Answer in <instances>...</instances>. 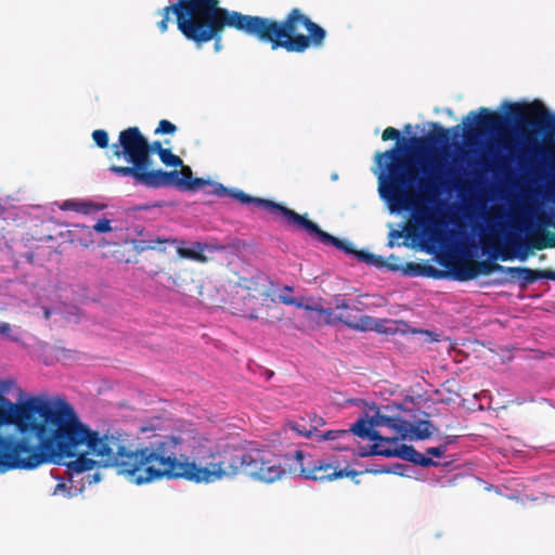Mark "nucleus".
Instances as JSON below:
<instances>
[{"label":"nucleus","mask_w":555,"mask_h":555,"mask_svg":"<svg viewBox=\"0 0 555 555\" xmlns=\"http://www.w3.org/2000/svg\"><path fill=\"white\" fill-rule=\"evenodd\" d=\"M360 305H362L360 301L352 302L340 296L335 297L334 308L338 311L337 319L339 323L361 332L376 331L385 334L397 332V322L376 320L370 315L361 314L362 308Z\"/></svg>","instance_id":"6e6552de"},{"label":"nucleus","mask_w":555,"mask_h":555,"mask_svg":"<svg viewBox=\"0 0 555 555\" xmlns=\"http://www.w3.org/2000/svg\"><path fill=\"white\" fill-rule=\"evenodd\" d=\"M539 221H540L541 224H543L545 227L555 225V223H553L551 221V218L547 215H545V214H542V215L539 216Z\"/></svg>","instance_id":"a18cd8bd"},{"label":"nucleus","mask_w":555,"mask_h":555,"mask_svg":"<svg viewBox=\"0 0 555 555\" xmlns=\"http://www.w3.org/2000/svg\"><path fill=\"white\" fill-rule=\"evenodd\" d=\"M207 247L206 244L195 243L193 247H179L178 255L185 259H191L197 262H206L207 257L203 255V251Z\"/></svg>","instance_id":"b1692460"},{"label":"nucleus","mask_w":555,"mask_h":555,"mask_svg":"<svg viewBox=\"0 0 555 555\" xmlns=\"http://www.w3.org/2000/svg\"><path fill=\"white\" fill-rule=\"evenodd\" d=\"M11 331V326L9 323H1L0 324V333L7 334Z\"/></svg>","instance_id":"09e8293b"},{"label":"nucleus","mask_w":555,"mask_h":555,"mask_svg":"<svg viewBox=\"0 0 555 555\" xmlns=\"http://www.w3.org/2000/svg\"><path fill=\"white\" fill-rule=\"evenodd\" d=\"M447 452V443H442L438 447L428 448L426 450V454H424L426 457H429L428 455L435 456V457H441Z\"/></svg>","instance_id":"4c0bfd02"},{"label":"nucleus","mask_w":555,"mask_h":555,"mask_svg":"<svg viewBox=\"0 0 555 555\" xmlns=\"http://www.w3.org/2000/svg\"><path fill=\"white\" fill-rule=\"evenodd\" d=\"M506 274L509 275V282H519L520 288L534 283L540 279L555 281V271L553 270H533L526 267H508Z\"/></svg>","instance_id":"dca6fc26"},{"label":"nucleus","mask_w":555,"mask_h":555,"mask_svg":"<svg viewBox=\"0 0 555 555\" xmlns=\"http://www.w3.org/2000/svg\"><path fill=\"white\" fill-rule=\"evenodd\" d=\"M504 166H505V160L504 159H500V160H498L495 163L494 168H498V169L502 170L504 168Z\"/></svg>","instance_id":"8fccbe9b"},{"label":"nucleus","mask_w":555,"mask_h":555,"mask_svg":"<svg viewBox=\"0 0 555 555\" xmlns=\"http://www.w3.org/2000/svg\"><path fill=\"white\" fill-rule=\"evenodd\" d=\"M180 167V171H164L163 169H155L154 173H158L159 176L150 180L146 189H159L175 185L181 190H186L188 184L193 179V172L189 166L182 164Z\"/></svg>","instance_id":"4468645a"},{"label":"nucleus","mask_w":555,"mask_h":555,"mask_svg":"<svg viewBox=\"0 0 555 555\" xmlns=\"http://www.w3.org/2000/svg\"><path fill=\"white\" fill-rule=\"evenodd\" d=\"M170 240L163 238V237H156L155 240H134L133 241V248L138 253H143L149 249H155L157 245L168 243Z\"/></svg>","instance_id":"393cba45"},{"label":"nucleus","mask_w":555,"mask_h":555,"mask_svg":"<svg viewBox=\"0 0 555 555\" xmlns=\"http://www.w3.org/2000/svg\"><path fill=\"white\" fill-rule=\"evenodd\" d=\"M341 250L345 251L348 255H353V256H356V253H357V249H354L352 244L350 242H348V241H346V243H345V245H344Z\"/></svg>","instance_id":"c03bdc74"},{"label":"nucleus","mask_w":555,"mask_h":555,"mask_svg":"<svg viewBox=\"0 0 555 555\" xmlns=\"http://www.w3.org/2000/svg\"><path fill=\"white\" fill-rule=\"evenodd\" d=\"M415 221L417 224L424 228L425 231H430V224L433 219L428 216L427 210H420L415 215Z\"/></svg>","instance_id":"72a5a7b5"},{"label":"nucleus","mask_w":555,"mask_h":555,"mask_svg":"<svg viewBox=\"0 0 555 555\" xmlns=\"http://www.w3.org/2000/svg\"><path fill=\"white\" fill-rule=\"evenodd\" d=\"M220 0H178L165 7L157 23L160 33L168 29L170 15L176 16L179 31L196 47L214 41L216 51L222 47L225 28L235 29L245 36L269 43L272 50L304 53L310 47L321 48L326 31L310 20L300 9H292L282 21L243 14L220 5Z\"/></svg>","instance_id":"f03ea898"},{"label":"nucleus","mask_w":555,"mask_h":555,"mask_svg":"<svg viewBox=\"0 0 555 555\" xmlns=\"http://www.w3.org/2000/svg\"><path fill=\"white\" fill-rule=\"evenodd\" d=\"M388 270L401 271L403 273V275H406V276L426 275V276H433V278L439 279V278H442L446 275L444 272L439 271L431 266L420 264L417 262H408L404 266L389 264Z\"/></svg>","instance_id":"a211bd4d"},{"label":"nucleus","mask_w":555,"mask_h":555,"mask_svg":"<svg viewBox=\"0 0 555 555\" xmlns=\"http://www.w3.org/2000/svg\"><path fill=\"white\" fill-rule=\"evenodd\" d=\"M288 227H292L296 230H304L310 236L315 237L319 242L323 243L324 245H333L339 250L343 249V247L346 243V240H340L338 237L331 235L330 233L320 229V227L317 223L307 219L306 216H301V215L297 214L296 211H295Z\"/></svg>","instance_id":"2eb2a0df"},{"label":"nucleus","mask_w":555,"mask_h":555,"mask_svg":"<svg viewBox=\"0 0 555 555\" xmlns=\"http://www.w3.org/2000/svg\"><path fill=\"white\" fill-rule=\"evenodd\" d=\"M91 229L99 233L109 232L112 230L111 221L106 218L100 219Z\"/></svg>","instance_id":"58836bf2"},{"label":"nucleus","mask_w":555,"mask_h":555,"mask_svg":"<svg viewBox=\"0 0 555 555\" xmlns=\"http://www.w3.org/2000/svg\"><path fill=\"white\" fill-rule=\"evenodd\" d=\"M375 426H386L396 431L395 437L405 439L411 430V423L402 420L401 417H393L388 415H377L375 418Z\"/></svg>","instance_id":"6ab92c4d"},{"label":"nucleus","mask_w":555,"mask_h":555,"mask_svg":"<svg viewBox=\"0 0 555 555\" xmlns=\"http://www.w3.org/2000/svg\"><path fill=\"white\" fill-rule=\"evenodd\" d=\"M165 149L163 147L162 145V142L160 141H154L152 143H150L147 141V151H149V168H153L152 167V164H153V160H152V154L153 153H156L157 155H159V151H164Z\"/></svg>","instance_id":"e433bc0d"},{"label":"nucleus","mask_w":555,"mask_h":555,"mask_svg":"<svg viewBox=\"0 0 555 555\" xmlns=\"http://www.w3.org/2000/svg\"><path fill=\"white\" fill-rule=\"evenodd\" d=\"M248 318H249V319H251V320H257V319H259L260 317H259V314H258L256 311L251 310V311L248 313Z\"/></svg>","instance_id":"3c124183"},{"label":"nucleus","mask_w":555,"mask_h":555,"mask_svg":"<svg viewBox=\"0 0 555 555\" xmlns=\"http://www.w3.org/2000/svg\"><path fill=\"white\" fill-rule=\"evenodd\" d=\"M359 261L364 262L366 264H370L374 260V254L364 251V250H357L354 256Z\"/></svg>","instance_id":"a19ab883"},{"label":"nucleus","mask_w":555,"mask_h":555,"mask_svg":"<svg viewBox=\"0 0 555 555\" xmlns=\"http://www.w3.org/2000/svg\"><path fill=\"white\" fill-rule=\"evenodd\" d=\"M452 185L453 186H457L459 189L463 188V184H462L461 180H459V179H453L452 180Z\"/></svg>","instance_id":"603ef678"},{"label":"nucleus","mask_w":555,"mask_h":555,"mask_svg":"<svg viewBox=\"0 0 555 555\" xmlns=\"http://www.w3.org/2000/svg\"><path fill=\"white\" fill-rule=\"evenodd\" d=\"M180 439L173 436L143 447L139 453L127 455L131 464H125L137 482H152L167 479L183 478L194 482H215L224 477H234L238 473L246 475L247 451L235 449L220 451L208 439L201 438L193 447V461L181 462L177 459L176 448Z\"/></svg>","instance_id":"20e7f679"},{"label":"nucleus","mask_w":555,"mask_h":555,"mask_svg":"<svg viewBox=\"0 0 555 555\" xmlns=\"http://www.w3.org/2000/svg\"><path fill=\"white\" fill-rule=\"evenodd\" d=\"M177 131L176 125L167 119H162L155 129V134H172Z\"/></svg>","instance_id":"473e14b6"},{"label":"nucleus","mask_w":555,"mask_h":555,"mask_svg":"<svg viewBox=\"0 0 555 555\" xmlns=\"http://www.w3.org/2000/svg\"><path fill=\"white\" fill-rule=\"evenodd\" d=\"M93 478H94V481H99V479H100L99 474H94Z\"/></svg>","instance_id":"13d9d810"},{"label":"nucleus","mask_w":555,"mask_h":555,"mask_svg":"<svg viewBox=\"0 0 555 555\" xmlns=\"http://www.w3.org/2000/svg\"><path fill=\"white\" fill-rule=\"evenodd\" d=\"M43 317L46 320H49L51 317V310L49 308L43 309Z\"/></svg>","instance_id":"864d4df0"},{"label":"nucleus","mask_w":555,"mask_h":555,"mask_svg":"<svg viewBox=\"0 0 555 555\" xmlns=\"http://www.w3.org/2000/svg\"><path fill=\"white\" fill-rule=\"evenodd\" d=\"M399 437H383L379 434V438L372 440L374 443L371 447L370 454L385 457H399L422 467L439 465L438 462H435L431 457H426L413 446L399 444Z\"/></svg>","instance_id":"1a4fd4ad"},{"label":"nucleus","mask_w":555,"mask_h":555,"mask_svg":"<svg viewBox=\"0 0 555 555\" xmlns=\"http://www.w3.org/2000/svg\"><path fill=\"white\" fill-rule=\"evenodd\" d=\"M101 441L63 397L0 404V473L60 463L83 442L102 454L106 449Z\"/></svg>","instance_id":"f257e3e1"},{"label":"nucleus","mask_w":555,"mask_h":555,"mask_svg":"<svg viewBox=\"0 0 555 555\" xmlns=\"http://www.w3.org/2000/svg\"><path fill=\"white\" fill-rule=\"evenodd\" d=\"M507 116L480 107L463 119L464 138L470 143L485 134H501L509 118L516 124L518 147L513 153L518 168L533 180L552 172L555 181V114L541 102L505 103ZM543 196L555 202V182L548 183Z\"/></svg>","instance_id":"7ed1b4c3"},{"label":"nucleus","mask_w":555,"mask_h":555,"mask_svg":"<svg viewBox=\"0 0 555 555\" xmlns=\"http://www.w3.org/2000/svg\"><path fill=\"white\" fill-rule=\"evenodd\" d=\"M206 193L218 197L229 196L246 205L254 204L257 207L267 210L269 214L274 216L275 219L282 220L286 225L289 224L295 214V210L280 203L267 198L254 197L242 190H230L221 183L211 184V190H207Z\"/></svg>","instance_id":"9d476101"},{"label":"nucleus","mask_w":555,"mask_h":555,"mask_svg":"<svg viewBox=\"0 0 555 555\" xmlns=\"http://www.w3.org/2000/svg\"><path fill=\"white\" fill-rule=\"evenodd\" d=\"M289 427L292 430L297 433L299 436L302 437H311V429L309 428V421L307 415L305 417H301L298 421H294L289 423Z\"/></svg>","instance_id":"bb28decb"},{"label":"nucleus","mask_w":555,"mask_h":555,"mask_svg":"<svg viewBox=\"0 0 555 555\" xmlns=\"http://www.w3.org/2000/svg\"><path fill=\"white\" fill-rule=\"evenodd\" d=\"M285 291H287V292H293V288H292V287L286 286V287H285Z\"/></svg>","instance_id":"052dcab7"},{"label":"nucleus","mask_w":555,"mask_h":555,"mask_svg":"<svg viewBox=\"0 0 555 555\" xmlns=\"http://www.w3.org/2000/svg\"><path fill=\"white\" fill-rule=\"evenodd\" d=\"M504 146H505L506 149H508L509 151H512V150H511V147H509V145H508L507 143H504Z\"/></svg>","instance_id":"680f3d73"},{"label":"nucleus","mask_w":555,"mask_h":555,"mask_svg":"<svg viewBox=\"0 0 555 555\" xmlns=\"http://www.w3.org/2000/svg\"><path fill=\"white\" fill-rule=\"evenodd\" d=\"M420 333L425 334L430 337V341H438V335L434 332L427 331V330H420Z\"/></svg>","instance_id":"49530a36"},{"label":"nucleus","mask_w":555,"mask_h":555,"mask_svg":"<svg viewBox=\"0 0 555 555\" xmlns=\"http://www.w3.org/2000/svg\"><path fill=\"white\" fill-rule=\"evenodd\" d=\"M299 472L302 477L313 481H332L343 477H354L358 475L356 470H347L339 468L338 464L327 462L324 460H310L305 461V453L301 450H296L294 453Z\"/></svg>","instance_id":"9b49d317"},{"label":"nucleus","mask_w":555,"mask_h":555,"mask_svg":"<svg viewBox=\"0 0 555 555\" xmlns=\"http://www.w3.org/2000/svg\"><path fill=\"white\" fill-rule=\"evenodd\" d=\"M92 207L93 205L90 203H77L73 201H66L62 206L63 209H72L83 214L90 212Z\"/></svg>","instance_id":"c756f323"},{"label":"nucleus","mask_w":555,"mask_h":555,"mask_svg":"<svg viewBox=\"0 0 555 555\" xmlns=\"http://www.w3.org/2000/svg\"><path fill=\"white\" fill-rule=\"evenodd\" d=\"M112 154L117 159H125L129 165H111L108 170L117 177L130 178L133 185L146 188L150 180L159 175L149 168L147 139L138 127H129L119 132L118 140L111 145Z\"/></svg>","instance_id":"0eeeda50"},{"label":"nucleus","mask_w":555,"mask_h":555,"mask_svg":"<svg viewBox=\"0 0 555 555\" xmlns=\"http://www.w3.org/2000/svg\"><path fill=\"white\" fill-rule=\"evenodd\" d=\"M383 141L397 140L396 145L384 152L376 153L375 162L378 167L386 168L387 173L379 175L380 196L399 207H406L411 203L414 188L417 184L421 194L428 201L439 194L447 185L439 176H429L418 179V170L409 158L403 157L399 146L400 131L393 127H387L382 133Z\"/></svg>","instance_id":"39448f33"},{"label":"nucleus","mask_w":555,"mask_h":555,"mask_svg":"<svg viewBox=\"0 0 555 555\" xmlns=\"http://www.w3.org/2000/svg\"><path fill=\"white\" fill-rule=\"evenodd\" d=\"M158 156L162 163L168 167L178 168L179 166H182V159L178 155H175L169 149L159 151Z\"/></svg>","instance_id":"cd10ccee"},{"label":"nucleus","mask_w":555,"mask_h":555,"mask_svg":"<svg viewBox=\"0 0 555 555\" xmlns=\"http://www.w3.org/2000/svg\"><path fill=\"white\" fill-rule=\"evenodd\" d=\"M546 238H533L531 246L538 250L555 247V233L546 232Z\"/></svg>","instance_id":"c85d7f7f"},{"label":"nucleus","mask_w":555,"mask_h":555,"mask_svg":"<svg viewBox=\"0 0 555 555\" xmlns=\"http://www.w3.org/2000/svg\"><path fill=\"white\" fill-rule=\"evenodd\" d=\"M438 431V428L429 421H418L415 424L411 423L410 434L412 439L424 440Z\"/></svg>","instance_id":"5701e85b"},{"label":"nucleus","mask_w":555,"mask_h":555,"mask_svg":"<svg viewBox=\"0 0 555 555\" xmlns=\"http://www.w3.org/2000/svg\"><path fill=\"white\" fill-rule=\"evenodd\" d=\"M246 475L266 482L272 483L283 477L286 470L282 467L280 460L270 452L262 450L247 451Z\"/></svg>","instance_id":"f8f14e48"},{"label":"nucleus","mask_w":555,"mask_h":555,"mask_svg":"<svg viewBox=\"0 0 555 555\" xmlns=\"http://www.w3.org/2000/svg\"><path fill=\"white\" fill-rule=\"evenodd\" d=\"M243 283H244V287L249 292V293H257L258 295H266L268 296L267 292L266 291H259L258 289V282L255 281L254 279H245L243 280ZM248 296L250 298H256V295L254 294H248Z\"/></svg>","instance_id":"f704fd0d"},{"label":"nucleus","mask_w":555,"mask_h":555,"mask_svg":"<svg viewBox=\"0 0 555 555\" xmlns=\"http://www.w3.org/2000/svg\"><path fill=\"white\" fill-rule=\"evenodd\" d=\"M307 417L309 421V428L311 429V435H314L318 431V429L324 426L325 424L324 418L317 414H307Z\"/></svg>","instance_id":"c9c22d12"},{"label":"nucleus","mask_w":555,"mask_h":555,"mask_svg":"<svg viewBox=\"0 0 555 555\" xmlns=\"http://www.w3.org/2000/svg\"><path fill=\"white\" fill-rule=\"evenodd\" d=\"M508 267H504L494 261L482 260L469 263L467 267L459 270L455 273V278L459 281H467L473 280L476 276L483 274L489 275L493 272H505Z\"/></svg>","instance_id":"f3484780"},{"label":"nucleus","mask_w":555,"mask_h":555,"mask_svg":"<svg viewBox=\"0 0 555 555\" xmlns=\"http://www.w3.org/2000/svg\"><path fill=\"white\" fill-rule=\"evenodd\" d=\"M390 263H388L382 256H378V255H375L374 254V260L373 262L370 263V266H374L376 268H384L386 267L388 269V266Z\"/></svg>","instance_id":"37998d69"},{"label":"nucleus","mask_w":555,"mask_h":555,"mask_svg":"<svg viewBox=\"0 0 555 555\" xmlns=\"http://www.w3.org/2000/svg\"><path fill=\"white\" fill-rule=\"evenodd\" d=\"M85 426L91 431L95 433L98 438L102 440L101 444L106 449L105 453L99 454L100 452H93L90 450L88 443H81L77 446L75 455L66 456V459H74L68 463H65L67 468V474L69 478L73 479L75 475L90 472L96 465V461L87 456V454H92L100 459V463L103 464L104 467H114L116 468L119 475H124L128 478V480L135 485H142L143 482H137L135 477L131 472L126 469L125 464H131L133 461L126 457V455L139 453L143 450V448L131 450L129 446V441L126 437H124L120 433L114 434H105L103 436L100 435L99 431L92 430L87 424ZM65 457L59 463L61 464Z\"/></svg>","instance_id":"423d86ee"},{"label":"nucleus","mask_w":555,"mask_h":555,"mask_svg":"<svg viewBox=\"0 0 555 555\" xmlns=\"http://www.w3.org/2000/svg\"><path fill=\"white\" fill-rule=\"evenodd\" d=\"M305 309L317 311L319 313V315L323 318V322L327 325H334L339 322L337 319V313H334V311L332 309H326V308H322V307L313 308L308 305L305 306Z\"/></svg>","instance_id":"a878e982"},{"label":"nucleus","mask_w":555,"mask_h":555,"mask_svg":"<svg viewBox=\"0 0 555 555\" xmlns=\"http://www.w3.org/2000/svg\"><path fill=\"white\" fill-rule=\"evenodd\" d=\"M274 317H275L278 320H280V319H281V317H282V313L274 314Z\"/></svg>","instance_id":"bf43d9fd"},{"label":"nucleus","mask_w":555,"mask_h":555,"mask_svg":"<svg viewBox=\"0 0 555 555\" xmlns=\"http://www.w3.org/2000/svg\"><path fill=\"white\" fill-rule=\"evenodd\" d=\"M340 436H349V431L347 430H327L323 435L320 436V440H334Z\"/></svg>","instance_id":"ea45409f"},{"label":"nucleus","mask_w":555,"mask_h":555,"mask_svg":"<svg viewBox=\"0 0 555 555\" xmlns=\"http://www.w3.org/2000/svg\"><path fill=\"white\" fill-rule=\"evenodd\" d=\"M410 129H411V125H409V124H408V125H405L404 130H405L406 132H409V131H410Z\"/></svg>","instance_id":"4d7b16f0"},{"label":"nucleus","mask_w":555,"mask_h":555,"mask_svg":"<svg viewBox=\"0 0 555 555\" xmlns=\"http://www.w3.org/2000/svg\"><path fill=\"white\" fill-rule=\"evenodd\" d=\"M217 182L205 180L203 178H194L192 181L188 184V188L185 191H197L204 188H208V190H211V184H216Z\"/></svg>","instance_id":"2f4dec72"},{"label":"nucleus","mask_w":555,"mask_h":555,"mask_svg":"<svg viewBox=\"0 0 555 555\" xmlns=\"http://www.w3.org/2000/svg\"><path fill=\"white\" fill-rule=\"evenodd\" d=\"M481 247L482 251L493 259L509 260L518 257L520 260H525L528 256V246L519 237H509L506 245L502 246L494 235H482Z\"/></svg>","instance_id":"ddd939ff"},{"label":"nucleus","mask_w":555,"mask_h":555,"mask_svg":"<svg viewBox=\"0 0 555 555\" xmlns=\"http://www.w3.org/2000/svg\"><path fill=\"white\" fill-rule=\"evenodd\" d=\"M280 299L285 305L296 306L298 308L304 307L302 304L298 302L294 297H289L288 294L281 295Z\"/></svg>","instance_id":"79ce46f5"},{"label":"nucleus","mask_w":555,"mask_h":555,"mask_svg":"<svg viewBox=\"0 0 555 555\" xmlns=\"http://www.w3.org/2000/svg\"><path fill=\"white\" fill-rule=\"evenodd\" d=\"M455 438H456V437L447 436V437H446V441H444V443H447V447H448L450 443H453V442L455 441Z\"/></svg>","instance_id":"5fc2aeb1"},{"label":"nucleus","mask_w":555,"mask_h":555,"mask_svg":"<svg viewBox=\"0 0 555 555\" xmlns=\"http://www.w3.org/2000/svg\"><path fill=\"white\" fill-rule=\"evenodd\" d=\"M451 130L454 131V134L457 135L459 134V131H460V125L457 126H454Z\"/></svg>","instance_id":"6e6d98bb"},{"label":"nucleus","mask_w":555,"mask_h":555,"mask_svg":"<svg viewBox=\"0 0 555 555\" xmlns=\"http://www.w3.org/2000/svg\"><path fill=\"white\" fill-rule=\"evenodd\" d=\"M375 425V420H372L371 422L360 418L350 428L349 433L357 435L360 438L369 439V440H375L376 438H379V433L375 429H373V426Z\"/></svg>","instance_id":"4be33fe9"},{"label":"nucleus","mask_w":555,"mask_h":555,"mask_svg":"<svg viewBox=\"0 0 555 555\" xmlns=\"http://www.w3.org/2000/svg\"><path fill=\"white\" fill-rule=\"evenodd\" d=\"M435 129V133L430 138L422 137V138H412L411 142L415 144L417 150H424L429 141L435 143H448L450 140V130L446 129L438 124H433Z\"/></svg>","instance_id":"412c9836"},{"label":"nucleus","mask_w":555,"mask_h":555,"mask_svg":"<svg viewBox=\"0 0 555 555\" xmlns=\"http://www.w3.org/2000/svg\"><path fill=\"white\" fill-rule=\"evenodd\" d=\"M92 139L100 149H106L109 145L108 133L103 129L94 130L92 132Z\"/></svg>","instance_id":"7c9ffc66"},{"label":"nucleus","mask_w":555,"mask_h":555,"mask_svg":"<svg viewBox=\"0 0 555 555\" xmlns=\"http://www.w3.org/2000/svg\"><path fill=\"white\" fill-rule=\"evenodd\" d=\"M68 237L72 244H78L82 247H89L94 243L92 229L85 224H73V228L68 231Z\"/></svg>","instance_id":"aec40b11"},{"label":"nucleus","mask_w":555,"mask_h":555,"mask_svg":"<svg viewBox=\"0 0 555 555\" xmlns=\"http://www.w3.org/2000/svg\"><path fill=\"white\" fill-rule=\"evenodd\" d=\"M22 257L29 263H34L35 255L33 251H26L22 255Z\"/></svg>","instance_id":"de8ad7c7"}]
</instances>
